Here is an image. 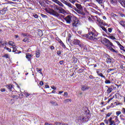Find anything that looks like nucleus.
I'll return each instance as SVG.
<instances>
[{
    "label": "nucleus",
    "mask_w": 125,
    "mask_h": 125,
    "mask_svg": "<svg viewBox=\"0 0 125 125\" xmlns=\"http://www.w3.org/2000/svg\"><path fill=\"white\" fill-rule=\"evenodd\" d=\"M102 25L103 26H105L106 25V24L105 23V22H104V21H102V24H101V25L102 26Z\"/></svg>",
    "instance_id": "56"
},
{
    "label": "nucleus",
    "mask_w": 125,
    "mask_h": 125,
    "mask_svg": "<svg viewBox=\"0 0 125 125\" xmlns=\"http://www.w3.org/2000/svg\"><path fill=\"white\" fill-rule=\"evenodd\" d=\"M48 13H49L51 15H54V16H56L57 17H60L61 16V14H58L54 10L52 9H50L47 11Z\"/></svg>",
    "instance_id": "4"
},
{
    "label": "nucleus",
    "mask_w": 125,
    "mask_h": 125,
    "mask_svg": "<svg viewBox=\"0 0 125 125\" xmlns=\"http://www.w3.org/2000/svg\"><path fill=\"white\" fill-rule=\"evenodd\" d=\"M114 105H116V106H118V105H123V103H120V102H115L114 103Z\"/></svg>",
    "instance_id": "32"
},
{
    "label": "nucleus",
    "mask_w": 125,
    "mask_h": 125,
    "mask_svg": "<svg viewBox=\"0 0 125 125\" xmlns=\"http://www.w3.org/2000/svg\"><path fill=\"white\" fill-rule=\"evenodd\" d=\"M76 11L77 13H79V14H83V10H79V9L75 8Z\"/></svg>",
    "instance_id": "21"
},
{
    "label": "nucleus",
    "mask_w": 125,
    "mask_h": 125,
    "mask_svg": "<svg viewBox=\"0 0 125 125\" xmlns=\"http://www.w3.org/2000/svg\"><path fill=\"white\" fill-rule=\"evenodd\" d=\"M80 46L82 48H83V49H84L85 50H87V47H86V45H84L83 44H80Z\"/></svg>",
    "instance_id": "17"
},
{
    "label": "nucleus",
    "mask_w": 125,
    "mask_h": 125,
    "mask_svg": "<svg viewBox=\"0 0 125 125\" xmlns=\"http://www.w3.org/2000/svg\"><path fill=\"white\" fill-rule=\"evenodd\" d=\"M24 94L26 96V97H28V96H30V95L29 93H27L26 92H25L24 93Z\"/></svg>",
    "instance_id": "41"
},
{
    "label": "nucleus",
    "mask_w": 125,
    "mask_h": 125,
    "mask_svg": "<svg viewBox=\"0 0 125 125\" xmlns=\"http://www.w3.org/2000/svg\"><path fill=\"white\" fill-rule=\"evenodd\" d=\"M54 7H55V9H56L57 10H58V9H59V8H58V6L57 5H55Z\"/></svg>",
    "instance_id": "53"
},
{
    "label": "nucleus",
    "mask_w": 125,
    "mask_h": 125,
    "mask_svg": "<svg viewBox=\"0 0 125 125\" xmlns=\"http://www.w3.org/2000/svg\"><path fill=\"white\" fill-rule=\"evenodd\" d=\"M75 6H76L77 9H79V10H83V6H82V5L76 3Z\"/></svg>",
    "instance_id": "15"
},
{
    "label": "nucleus",
    "mask_w": 125,
    "mask_h": 125,
    "mask_svg": "<svg viewBox=\"0 0 125 125\" xmlns=\"http://www.w3.org/2000/svg\"><path fill=\"white\" fill-rule=\"evenodd\" d=\"M80 25V21H75L72 23L73 27H78Z\"/></svg>",
    "instance_id": "10"
},
{
    "label": "nucleus",
    "mask_w": 125,
    "mask_h": 125,
    "mask_svg": "<svg viewBox=\"0 0 125 125\" xmlns=\"http://www.w3.org/2000/svg\"><path fill=\"white\" fill-rule=\"evenodd\" d=\"M13 52H16V53H18V50H17V48H16V46L12 47Z\"/></svg>",
    "instance_id": "24"
},
{
    "label": "nucleus",
    "mask_w": 125,
    "mask_h": 125,
    "mask_svg": "<svg viewBox=\"0 0 125 125\" xmlns=\"http://www.w3.org/2000/svg\"><path fill=\"white\" fill-rule=\"evenodd\" d=\"M41 16L43 17V18H46V17H47V16L43 15V14H41Z\"/></svg>",
    "instance_id": "48"
},
{
    "label": "nucleus",
    "mask_w": 125,
    "mask_h": 125,
    "mask_svg": "<svg viewBox=\"0 0 125 125\" xmlns=\"http://www.w3.org/2000/svg\"><path fill=\"white\" fill-rule=\"evenodd\" d=\"M81 1H84V2H86V1H91V0H80Z\"/></svg>",
    "instance_id": "46"
},
{
    "label": "nucleus",
    "mask_w": 125,
    "mask_h": 125,
    "mask_svg": "<svg viewBox=\"0 0 125 125\" xmlns=\"http://www.w3.org/2000/svg\"><path fill=\"white\" fill-rule=\"evenodd\" d=\"M104 122L105 123V124H106V125H108V121H107V120H104Z\"/></svg>",
    "instance_id": "64"
},
{
    "label": "nucleus",
    "mask_w": 125,
    "mask_h": 125,
    "mask_svg": "<svg viewBox=\"0 0 125 125\" xmlns=\"http://www.w3.org/2000/svg\"><path fill=\"white\" fill-rule=\"evenodd\" d=\"M7 44V42L6 41H0V47H3L4 45Z\"/></svg>",
    "instance_id": "12"
},
{
    "label": "nucleus",
    "mask_w": 125,
    "mask_h": 125,
    "mask_svg": "<svg viewBox=\"0 0 125 125\" xmlns=\"http://www.w3.org/2000/svg\"><path fill=\"white\" fill-rule=\"evenodd\" d=\"M33 16L35 18H38V17H39V16H38V15H37V14L34 15Z\"/></svg>",
    "instance_id": "55"
},
{
    "label": "nucleus",
    "mask_w": 125,
    "mask_h": 125,
    "mask_svg": "<svg viewBox=\"0 0 125 125\" xmlns=\"http://www.w3.org/2000/svg\"><path fill=\"white\" fill-rule=\"evenodd\" d=\"M60 44L62 47H63V48H66V46L65 45L64 43H63V42H61V43Z\"/></svg>",
    "instance_id": "40"
},
{
    "label": "nucleus",
    "mask_w": 125,
    "mask_h": 125,
    "mask_svg": "<svg viewBox=\"0 0 125 125\" xmlns=\"http://www.w3.org/2000/svg\"><path fill=\"white\" fill-rule=\"evenodd\" d=\"M33 57V55H32L31 54L26 53V59L28 60V61H30L31 60V58Z\"/></svg>",
    "instance_id": "13"
},
{
    "label": "nucleus",
    "mask_w": 125,
    "mask_h": 125,
    "mask_svg": "<svg viewBox=\"0 0 125 125\" xmlns=\"http://www.w3.org/2000/svg\"><path fill=\"white\" fill-rule=\"evenodd\" d=\"M110 1L112 4H115L117 2V0H110Z\"/></svg>",
    "instance_id": "33"
},
{
    "label": "nucleus",
    "mask_w": 125,
    "mask_h": 125,
    "mask_svg": "<svg viewBox=\"0 0 125 125\" xmlns=\"http://www.w3.org/2000/svg\"><path fill=\"white\" fill-rule=\"evenodd\" d=\"M50 49H52V50L54 49V46H51L50 47Z\"/></svg>",
    "instance_id": "62"
},
{
    "label": "nucleus",
    "mask_w": 125,
    "mask_h": 125,
    "mask_svg": "<svg viewBox=\"0 0 125 125\" xmlns=\"http://www.w3.org/2000/svg\"><path fill=\"white\" fill-rule=\"evenodd\" d=\"M36 70L37 72H38V73H40V74H41V75H42V68H37Z\"/></svg>",
    "instance_id": "28"
},
{
    "label": "nucleus",
    "mask_w": 125,
    "mask_h": 125,
    "mask_svg": "<svg viewBox=\"0 0 125 125\" xmlns=\"http://www.w3.org/2000/svg\"><path fill=\"white\" fill-rule=\"evenodd\" d=\"M77 62H78V59L74 58V63H77Z\"/></svg>",
    "instance_id": "49"
},
{
    "label": "nucleus",
    "mask_w": 125,
    "mask_h": 125,
    "mask_svg": "<svg viewBox=\"0 0 125 125\" xmlns=\"http://www.w3.org/2000/svg\"><path fill=\"white\" fill-rule=\"evenodd\" d=\"M122 112L123 114L125 115V108H122Z\"/></svg>",
    "instance_id": "45"
},
{
    "label": "nucleus",
    "mask_w": 125,
    "mask_h": 125,
    "mask_svg": "<svg viewBox=\"0 0 125 125\" xmlns=\"http://www.w3.org/2000/svg\"><path fill=\"white\" fill-rule=\"evenodd\" d=\"M41 54V52H40V50H37L36 52V56L37 58H39L40 57V55Z\"/></svg>",
    "instance_id": "23"
},
{
    "label": "nucleus",
    "mask_w": 125,
    "mask_h": 125,
    "mask_svg": "<svg viewBox=\"0 0 125 125\" xmlns=\"http://www.w3.org/2000/svg\"><path fill=\"white\" fill-rule=\"evenodd\" d=\"M81 42L79 40H74L73 42V44H74L75 45H77V44L80 45Z\"/></svg>",
    "instance_id": "16"
},
{
    "label": "nucleus",
    "mask_w": 125,
    "mask_h": 125,
    "mask_svg": "<svg viewBox=\"0 0 125 125\" xmlns=\"http://www.w3.org/2000/svg\"><path fill=\"white\" fill-rule=\"evenodd\" d=\"M63 63H64V61H60V64L61 65H62Z\"/></svg>",
    "instance_id": "58"
},
{
    "label": "nucleus",
    "mask_w": 125,
    "mask_h": 125,
    "mask_svg": "<svg viewBox=\"0 0 125 125\" xmlns=\"http://www.w3.org/2000/svg\"><path fill=\"white\" fill-rule=\"evenodd\" d=\"M112 115V113H108L106 114V117H110Z\"/></svg>",
    "instance_id": "50"
},
{
    "label": "nucleus",
    "mask_w": 125,
    "mask_h": 125,
    "mask_svg": "<svg viewBox=\"0 0 125 125\" xmlns=\"http://www.w3.org/2000/svg\"><path fill=\"white\" fill-rule=\"evenodd\" d=\"M8 44L11 46H12V47H13L14 46H15V44L12 41H9L8 42Z\"/></svg>",
    "instance_id": "22"
},
{
    "label": "nucleus",
    "mask_w": 125,
    "mask_h": 125,
    "mask_svg": "<svg viewBox=\"0 0 125 125\" xmlns=\"http://www.w3.org/2000/svg\"><path fill=\"white\" fill-rule=\"evenodd\" d=\"M81 89L83 91H85V90H87L89 89V86H88L86 85H83L82 86Z\"/></svg>",
    "instance_id": "9"
},
{
    "label": "nucleus",
    "mask_w": 125,
    "mask_h": 125,
    "mask_svg": "<svg viewBox=\"0 0 125 125\" xmlns=\"http://www.w3.org/2000/svg\"><path fill=\"white\" fill-rule=\"evenodd\" d=\"M88 34L85 36V38L91 41H97L98 40V33L93 27L88 29Z\"/></svg>",
    "instance_id": "1"
},
{
    "label": "nucleus",
    "mask_w": 125,
    "mask_h": 125,
    "mask_svg": "<svg viewBox=\"0 0 125 125\" xmlns=\"http://www.w3.org/2000/svg\"><path fill=\"white\" fill-rule=\"evenodd\" d=\"M69 1H70V2H71V3H72L73 4H75V3L76 2V1H77L76 0H68Z\"/></svg>",
    "instance_id": "39"
},
{
    "label": "nucleus",
    "mask_w": 125,
    "mask_h": 125,
    "mask_svg": "<svg viewBox=\"0 0 125 125\" xmlns=\"http://www.w3.org/2000/svg\"><path fill=\"white\" fill-rule=\"evenodd\" d=\"M50 103L51 104V105H53V106H58V104L57 103H56V102L51 101L50 102Z\"/></svg>",
    "instance_id": "20"
},
{
    "label": "nucleus",
    "mask_w": 125,
    "mask_h": 125,
    "mask_svg": "<svg viewBox=\"0 0 125 125\" xmlns=\"http://www.w3.org/2000/svg\"><path fill=\"white\" fill-rule=\"evenodd\" d=\"M96 0L99 3V4H102V2H103V0Z\"/></svg>",
    "instance_id": "37"
},
{
    "label": "nucleus",
    "mask_w": 125,
    "mask_h": 125,
    "mask_svg": "<svg viewBox=\"0 0 125 125\" xmlns=\"http://www.w3.org/2000/svg\"><path fill=\"white\" fill-rule=\"evenodd\" d=\"M101 42L102 43H104L105 42V45L108 48L109 50H110L111 51H112V52H115V53H118L119 52L118 51H116L115 49H114L112 46H114V45H113V43L109 41V40L106 39V38H103V39L101 41Z\"/></svg>",
    "instance_id": "2"
},
{
    "label": "nucleus",
    "mask_w": 125,
    "mask_h": 125,
    "mask_svg": "<svg viewBox=\"0 0 125 125\" xmlns=\"http://www.w3.org/2000/svg\"><path fill=\"white\" fill-rule=\"evenodd\" d=\"M2 57H4V58H6V59H8L9 58V54H4V55L2 56Z\"/></svg>",
    "instance_id": "26"
},
{
    "label": "nucleus",
    "mask_w": 125,
    "mask_h": 125,
    "mask_svg": "<svg viewBox=\"0 0 125 125\" xmlns=\"http://www.w3.org/2000/svg\"><path fill=\"white\" fill-rule=\"evenodd\" d=\"M61 1L62 2V3H64V4H65L69 9H75V8H76L74 5H72V4L68 1L65 0H61Z\"/></svg>",
    "instance_id": "3"
},
{
    "label": "nucleus",
    "mask_w": 125,
    "mask_h": 125,
    "mask_svg": "<svg viewBox=\"0 0 125 125\" xmlns=\"http://www.w3.org/2000/svg\"><path fill=\"white\" fill-rule=\"evenodd\" d=\"M114 98H115V96H113L111 98L109 99L107 101V103H109V102H110V101H111V100H113V99Z\"/></svg>",
    "instance_id": "42"
},
{
    "label": "nucleus",
    "mask_w": 125,
    "mask_h": 125,
    "mask_svg": "<svg viewBox=\"0 0 125 125\" xmlns=\"http://www.w3.org/2000/svg\"><path fill=\"white\" fill-rule=\"evenodd\" d=\"M116 43L119 45V47H120L121 50H125V47L123 46V45H121V43L118 41H116Z\"/></svg>",
    "instance_id": "11"
},
{
    "label": "nucleus",
    "mask_w": 125,
    "mask_h": 125,
    "mask_svg": "<svg viewBox=\"0 0 125 125\" xmlns=\"http://www.w3.org/2000/svg\"><path fill=\"white\" fill-rule=\"evenodd\" d=\"M104 83H111V81L110 80H105Z\"/></svg>",
    "instance_id": "44"
},
{
    "label": "nucleus",
    "mask_w": 125,
    "mask_h": 125,
    "mask_svg": "<svg viewBox=\"0 0 125 125\" xmlns=\"http://www.w3.org/2000/svg\"><path fill=\"white\" fill-rule=\"evenodd\" d=\"M97 21H98V22H99V26H100V27H101V26H102V25H101V24L102 23V20H101L100 19H98L97 20Z\"/></svg>",
    "instance_id": "29"
},
{
    "label": "nucleus",
    "mask_w": 125,
    "mask_h": 125,
    "mask_svg": "<svg viewBox=\"0 0 125 125\" xmlns=\"http://www.w3.org/2000/svg\"><path fill=\"white\" fill-rule=\"evenodd\" d=\"M72 101L71 99H66L63 101V103L65 104H66V103H68V102H71Z\"/></svg>",
    "instance_id": "25"
},
{
    "label": "nucleus",
    "mask_w": 125,
    "mask_h": 125,
    "mask_svg": "<svg viewBox=\"0 0 125 125\" xmlns=\"http://www.w3.org/2000/svg\"><path fill=\"white\" fill-rule=\"evenodd\" d=\"M7 50L9 52H11V49L8 48H7Z\"/></svg>",
    "instance_id": "61"
},
{
    "label": "nucleus",
    "mask_w": 125,
    "mask_h": 125,
    "mask_svg": "<svg viewBox=\"0 0 125 125\" xmlns=\"http://www.w3.org/2000/svg\"><path fill=\"white\" fill-rule=\"evenodd\" d=\"M120 3L124 7H125V1H123V0H121L120 1Z\"/></svg>",
    "instance_id": "30"
},
{
    "label": "nucleus",
    "mask_w": 125,
    "mask_h": 125,
    "mask_svg": "<svg viewBox=\"0 0 125 125\" xmlns=\"http://www.w3.org/2000/svg\"><path fill=\"white\" fill-rule=\"evenodd\" d=\"M114 119H115L116 121H118V116H115L114 117Z\"/></svg>",
    "instance_id": "63"
},
{
    "label": "nucleus",
    "mask_w": 125,
    "mask_h": 125,
    "mask_svg": "<svg viewBox=\"0 0 125 125\" xmlns=\"http://www.w3.org/2000/svg\"><path fill=\"white\" fill-rule=\"evenodd\" d=\"M51 0L52 1H53V2H55V3H57V4L60 5V6H61L62 7H64V4H63V3L60 2V1L58 0Z\"/></svg>",
    "instance_id": "7"
},
{
    "label": "nucleus",
    "mask_w": 125,
    "mask_h": 125,
    "mask_svg": "<svg viewBox=\"0 0 125 125\" xmlns=\"http://www.w3.org/2000/svg\"><path fill=\"white\" fill-rule=\"evenodd\" d=\"M115 69L114 68H109L107 70V73H110L111 71H114Z\"/></svg>",
    "instance_id": "35"
},
{
    "label": "nucleus",
    "mask_w": 125,
    "mask_h": 125,
    "mask_svg": "<svg viewBox=\"0 0 125 125\" xmlns=\"http://www.w3.org/2000/svg\"><path fill=\"white\" fill-rule=\"evenodd\" d=\"M51 87L52 89H54V90H56V87L54 86H52Z\"/></svg>",
    "instance_id": "52"
},
{
    "label": "nucleus",
    "mask_w": 125,
    "mask_h": 125,
    "mask_svg": "<svg viewBox=\"0 0 125 125\" xmlns=\"http://www.w3.org/2000/svg\"><path fill=\"white\" fill-rule=\"evenodd\" d=\"M6 87L8 89H9V91H12V88H13V84H8L6 85Z\"/></svg>",
    "instance_id": "14"
},
{
    "label": "nucleus",
    "mask_w": 125,
    "mask_h": 125,
    "mask_svg": "<svg viewBox=\"0 0 125 125\" xmlns=\"http://www.w3.org/2000/svg\"><path fill=\"white\" fill-rule=\"evenodd\" d=\"M64 20L67 24H71V21H72V16L70 15L67 16L64 18Z\"/></svg>",
    "instance_id": "5"
},
{
    "label": "nucleus",
    "mask_w": 125,
    "mask_h": 125,
    "mask_svg": "<svg viewBox=\"0 0 125 125\" xmlns=\"http://www.w3.org/2000/svg\"><path fill=\"white\" fill-rule=\"evenodd\" d=\"M39 84L40 85H43V82L42 81L40 82Z\"/></svg>",
    "instance_id": "57"
},
{
    "label": "nucleus",
    "mask_w": 125,
    "mask_h": 125,
    "mask_svg": "<svg viewBox=\"0 0 125 125\" xmlns=\"http://www.w3.org/2000/svg\"><path fill=\"white\" fill-rule=\"evenodd\" d=\"M108 38L111 40H116V38L113 36H109Z\"/></svg>",
    "instance_id": "38"
},
{
    "label": "nucleus",
    "mask_w": 125,
    "mask_h": 125,
    "mask_svg": "<svg viewBox=\"0 0 125 125\" xmlns=\"http://www.w3.org/2000/svg\"><path fill=\"white\" fill-rule=\"evenodd\" d=\"M100 73V70L99 69L97 70V74L99 75Z\"/></svg>",
    "instance_id": "59"
},
{
    "label": "nucleus",
    "mask_w": 125,
    "mask_h": 125,
    "mask_svg": "<svg viewBox=\"0 0 125 125\" xmlns=\"http://www.w3.org/2000/svg\"><path fill=\"white\" fill-rule=\"evenodd\" d=\"M107 87H108V89L107 90V93H111V92L113 91V88L112 87H108V86H106Z\"/></svg>",
    "instance_id": "18"
},
{
    "label": "nucleus",
    "mask_w": 125,
    "mask_h": 125,
    "mask_svg": "<svg viewBox=\"0 0 125 125\" xmlns=\"http://www.w3.org/2000/svg\"><path fill=\"white\" fill-rule=\"evenodd\" d=\"M116 116H117V117H118V116H120V115H121V114H122V112L118 111L116 112Z\"/></svg>",
    "instance_id": "36"
},
{
    "label": "nucleus",
    "mask_w": 125,
    "mask_h": 125,
    "mask_svg": "<svg viewBox=\"0 0 125 125\" xmlns=\"http://www.w3.org/2000/svg\"><path fill=\"white\" fill-rule=\"evenodd\" d=\"M112 31H113V29L111 28H108V32H109V33H112Z\"/></svg>",
    "instance_id": "43"
},
{
    "label": "nucleus",
    "mask_w": 125,
    "mask_h": 125,
    "mask_svg": "<svg viewBox=\"0 0 125 125\" xmlns=\"http://www.w3.org/2000/svg\"><path fill=\"white\" fill-rule=\"evenodd\" d=\"M61 53H62L61 51H59L57 52L58 55H61Z\"/></svg>",
    "instance_id": "54"
},
{
    "label": "nucleus",
    "mask_w": 125,
    "mask_h": 125,
    "mask_svg": "<svg viewBox=\"0 0 125 125\" xmlns=\"http://www.w3.org/2000/svg\"><path fill=\"white\" fill-rule=\"evenodd\" d=\"M0 13H1L2 14H4L5 13V11H4V10H1L0 11Z\"/></svg>",
    "instance_id": "47"
},
{
    "label": "nucleus",
    "mask_w": 125,
    "mask_h": 125,
    "mask_svg": "<svg viewBox=\"0 0 125 125\" xmlns=\"http://www.w3.org/2000/svg\"><path fill=\"white\" fill-rule=\"evenodd\" d=\"M0 91H1V92H4V91H5V88H1L0 89Z\"/></svg>",
    "instance_id": "51"
},
{
    "label": "nucleus",
    "mask_w": 125,
    "mask_h": 125,
    "mask_svg": "<svg viewBox=\"0 0 125 125\" xmlns=\"http://www.w3.org/2000/svg\"><path fill=\"white\" fill-rule=\"evenodd\" d=\"M108 121L109 123V125H116V123L114 120H113V118L112 117H110Z\"/></svg>",
    "instance_id": "8"
},
{
    "label": "nucleus",
    "mask_w": 125,
    "mask_h": 125,
    "mask_svg": "<svg viewBox=\"0 0 125 125\" xmlns=\"http://www.w3.org/2000/svg\"><path fill=\"white\" fill-rule=\"evenodd\" d=\"M101 28L102 29V30H103V31H104V32H105V33L107 34V35H110V33L108 32V31H107V29H106V28H105V27L102 25L101 26Z\"/></svg>",
    "instance_id": "19"
},
{
    "label": "nucleus",
    "mask_w": 125,
    "mask_h": 125,
    "mask_svg": "<svg viewBox=\"0 0 125 125\" xmlns=\"http://www.w3.org/2000/svg\"><path fill=\"white\" fill-rule=\"evenodd\" d=\"M98 76H100V77H101V78H103L104 79H105V77L104 76V75H103V74H102V73H100Z\"/></svg>",
    "instance_id": "34"
},
{
    "label": "nucleus",
    "mask_w": 125,
    "mask_h": 125,
    "mask_svg": "<svg viewBox=\"0 0 125 125\" xmlns=\"http://www.w3.org/2000/svg\"><path fill=\"white\" fill-rule=\"evenodd\" d=\"M106 62L107 63H108V64H110V63H111V62H112V60H111V59H110V58H107Z\"/></svg>",
    "instance_id": "31"
},
{
    "label": "nucleus",
    "mask_w": 125,
    "mask_h": 125,
    "mask_svg": "<svg viewBox=\"0 0 125 125\" xmlns=\"http://www.w3.org/2000/svg\"><path fill=\"white\" fill-rule=\"evenodd\" d=\"M120 24L121 25V26H123V27H125V21H120Z\"/></svg>",
    "instance_id": "27"
},
{
    "label": "nucleus",
    "mask_w": 125,
    "mask_h": 125,
    "mask_svg": "<svg viewBox=\"0 0 125 125\" xmlns=\"http://www.w3.org/2000/svg\"><path fill=\"white\" fill-rule=\"evenodd\" d=\"M63 95H64V96H68V93L64 92Z\"/></svg>",
    "instance_id": "60"
},
{
    "label": "nucleus",
    "mask_w": 125,
    "mask_h": 125,
    "mask_svg": "<svg viewBox=\"0 0 125 125\" xmlns=\"http://www.w3.org/2000/svg\"><path fill=\"white\" fill-rule=\"evenodd\" d=\"M78 121H81L82 123H84L85 122H87V118L86 116H81L79 117Z\"/></svg>",
    "instance_id": "6"
}]
</instances>
